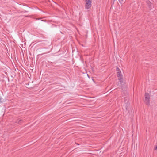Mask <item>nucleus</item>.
<instances>
[{
    "label": "nucleus",
    "mask_w": 157,
    "mask_h": 157,
    "mask_svg": "<svg viewBox=\"0 0 157 157\" xmlns=\"http://www.w3.org/2000/svg\"><path fill=\"white\" fill-rule=\"evenodd\" d=\"M92 0H85V7L86 9H88L91 6Z\"/></svg>",
    "instance_id": "obj_1"
},
{
    "label": "nucleus",
    "mask_w": 157,
    "mask_h": 157,
    "mask_svg": "<svg viewBox=\"0 0 157 157\" xmlns=\"http://www.w3.org/2000/svg\"><path fill=\"white\" fill-rule=\"evenodd\" d=\"M145 102L147 105H150L149 99L150 95L148 93H146L145 95Z\"/></svg>",
    "instance_id": "obj_2"
},
{
    "label": "nucleus",
    "mask_w": 157,
    "mask_h": 157,
    "mask_svg": "<svg viewBox=\"0 0 157 157\" xmlns=\"http://www.w3.org/2000/svg\"><path fill=\"white\" fill-rule=\"evenodd\" d=\"M117 75L118 78V80L120 81L121 84L123 81V75H122L121 72H117Z\"/></svg>",
    "instance_id": "obj_3"
},
{
    "label": "nucleus",
    "mask_w": 157,
    "mask_h": 157,
    "mask_svg": "<svg viewBox=\"0 0 157 157\" xmlns=\"http://www.w3.org/2000/svg\"><path fill=\"white\" fill-rule=\"evenodd\" d=\"M124 101L125 103H127L128 101V97L124 98Z\"/></svg>",
    "instance_id": "obj_4"
},
{
    "label": "nucleus",
    "mask_w": 157,
    "mask_h": 157,
    "mask_svg": "<svg viewBox=\"0 0 157 157\" xmlns=\"http://www.w3.org/2000/svg\"><path fill=\"white\" fill-rule=\"evenodd\" d=\"M116 71L117 72H121V71L120 70V69L118 68H117L116 69Z\"/></svg>",
    "instance_id": "obj_5"
},
{
    "label": "nucleus",
    "mask_w": 157,
    "mask_h": 157,
    "mask_svg": "<svg viewBox=\"0 0 157 157\" xmlns=\"http://www.w3.org/2000/svg\"><path fill=\"white\" fill-rule=\"evenodd\" d=\"M154 149L155 150H157V146H155Z\"/></svg>",
    "instance_id": "obj_6"
},
{
    "label": "nucleus",
    "mask_w": 157,
    "mask_h": 157,
    "mask_svg": "<svg viewBox=\"0 0 157 157\" xmlns=\"http://www.w3.org/2000/svg\"><path fill=\"white\" fill-rule=\"evenodd\" d=\"M20 121H21V120H19V121L18 122V123H19V122H20Z\"/></svg>",
    "instance_id": "obj_7"
},
{
    "label": "nucleus",
    "mask_w": 157,
    "mask_h": 157,
    "mask_svg": "<svg viewBox=\"0 0 157 157\" xmlns=\"http://www.w3.org/2000/svg\"><path fill=\"white\" fill-rule=\"evenodd\" d=\"M41 21H44V20H42Z\"/></svg>",
    "instance_id": "obj_8"
}]
</instances>
